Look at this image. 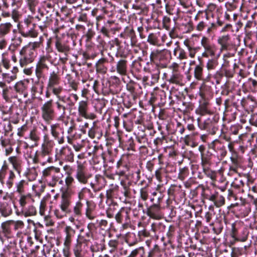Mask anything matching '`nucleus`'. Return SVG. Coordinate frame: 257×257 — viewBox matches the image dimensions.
I'll list each match as a JSON object with an SVG mask.
<instances>
[{
    "mask_svg": "<svg viewBox=\"0 0 257 257\" xmlns=\"http://www.w3.org/2000/svg\"><path fill=\"white\" fill-rule=\"evenodd\" d=\"M130 56L131 55V59L132 60V69L130 70V74H132L134 79L138 80L141 79V75L139 72L141 66L139 60L141 59L143 51L138 43L133 28L130 29Z\"/></svg>",
    "mask_w": 257,
    "mask_h": 257,
    "instance_id": "f257e3e1",
    "label": "nucleus"
},
{
    "mask_svg": "<svg viewBox=\"0 0 257 257\" xmlns=\"http://www.w3.org/2000/svg\"><path fill=\"white\" fill-rule=\"evenodd\" d=\"M197 120L199 127L201 130L206 131L209 134L214 135L219 130L218 118L215 116H210L203 121H201L199 118Z\"/></svg>",
    "mask_w": 257,
    "mask_h": 257,
    "instance_id": "f03ea898",
    "label": "nucleus"
},
{
    "mask_svg": "<svg viewBox=\"0 0 257 257\" xmlns=\"http://www.w3.org/2000/svg\"><path fill=\"white\" fill-rule=\"evenodd\" d=\"M42 116L46 121L49 122L55 117V111L53 106V100L46 102L41 107Z\"/></svg>",
    "mask_w": 257,
    "mask_h": 257,
    "instance_id": "7ed1b4c3",
    "label": "nucleus"
},
{
    "mask_svg": "<svg viewBox=\"0 0 257 257\" xmlns=\"http://www.w3.org/2000/svg\"><path fill=\"white\" fill-rule=\"evenodd\" d=\"M125 170H120L119 175L120 178V184L123 188L122 192L123 196L120 197L121 201L127 203L128 202V176L125 174Z\"/></svg>",
    "mask_w": 257,
    "mask_h": 257,
    "instance_id": "20e7f679",
    "label": "nucleus"
},
{
    "mask_svg": "<svg viewBox=\"0 0 257 257\" xmlns=\"http://www.w3.org/2000/svg\"><path fill=\"white\" fill-rule=\"evenodd\" d=\"M77 165L75 177L79 182L85 184L87 183L88 179L90 177V175L87 174L86 167L83 163L77 161Z\"/></svg>",
    "mask_w": 257,
    "mask_h": 257,
    "instance_id": "39448f33",
    "label": "nucleus"
},
{
    "mask_svg": "<svg viewBox=\"0 0 257 257\" xmlns=\"http://www.w3.org/2000/svg\"><path fill=\"white\" fill-rule=\"evenodd\" d=\"M138 87H139V84L130 76V107L131 104H137L140 102L138 92L136 90Z\"/></svg>",
    "mask_w": 257,
    "mask_h": 257,
    "instance_id": "423d86ee",
    "label": "nucleus"
},
{
    "mask_svg": "<svg viewBox=\"0 0 257 257\" xmlns=\"http://www.w3.org/2000/svg\"><path fill=\"white\" fill-rule=\"evenodd\" d=\"M128 34L125 32L120 34V39L117 42V45L119 46V53L122 58H126L128 55V46L125 38L127 37Z\"/></svg>",
    "mask_w": 257,
    "mask_h": 257,
    "instance_id": "0eeeda50",
    "label": "nucleus"
},
{
    "mask_svg": "<svg viewBox=\"0 0 257 257\" xmlns=\"http://www.w3.org/2000/svg\"><path fill=\"white\" fill-rule=\"evenodd\" d=\"M27 49L23 48L20 52V57L19 59V65L21 68L26 67L28 64L34 61V54L33 52H30L29 54L26 53Z\"/></svg>",
    "mask_w": 257,
    "mask_h": 257,
    "instance_id": "6e6552de",
    "label": "nucleus"
},
{
    "mask_svg": "<svg viewBox=\"0 0 257 257\" xmlns=\"http://www.w3.org/2000/svg\"><path fill=\"white\" fill-rule=\"evenodd\" d=\"M231 231L232 237H233L235 240L242 242L247 240L248 232L246 228H243L242 229H239V230H238L236 228L235 224H232Z\"/></svg>",
    "mask_w": 257,
    "mask_h": 257,
    "instance_id": "1a4fd4ad",
    "label": "nucleus"
},
{
    "mask_svg": "<svg viewBox=\"0 0 257 257\" xmlns=\"http://www.w3.org/2000/svg\"><path fill=\"white\" fill-rule=\"evenodd\" d=\"M74 253L76 257H90V247L87 244L77 243L74 249Z\"/></svg>",
    "mask_w": 257,
    "mask_h": 257,
    "instance_id": "9d476101",
    "label": "nucleus"
},
{
    "mask_svg": "<svg viewBox=\"0 0 257 257\" xmlns=\"http://www.w3.org/2000/svg\"><path fill=\"white\" fill-rule=\"evenodd\" d=\"M69 205L70 201L68 197H67V195L66 194L63 193L62 195V200L60 204V208L63 214L59 215L58 214L59 211L57 210L55 211V214L58 217L61 218L64 215H66L67 213L70 212L71 211L69 209Z\"/></svg>",
    "mask_w": 257,
    "mask_h": 257,
    "instance_id": "9b49d317",
    "label": "nucleus"
},
{
    "mask_svg": "<svg viewBox=\"0 0 257 257\" xmlns=\"http://www.w3.org/2000/svg\"><path fill=\"white\" fill-rule=\"evenodd\" d=\"M70 100L69 97L67 98H59L55 102L56 109L61 117L64 118L66 115V110L67 109V105H65L66 101Z\"/></svg>",
    "mask_w": 257,
    "mask_h": 257,
    "instance_id": "f8f14e48",
    "label": "nucleus"
},
{
    "mask_svg": "<svg viewBox=\"0 0 257 257\" xmlns=\"http://www.w3.org/2000/svg\"><path fill=\"white\" fill-rule=\"evenodd\" d=\"M147 214L151 218L160 219L162 217L160 206L152 204L147 208Z\"/></svg>",
    "mask_w": 257,
    "mask_h": 257,
    "instance_id": "ddd939ff",
    "label": "nucleus"
},
{
    "mask_svg": "<svg viewBox=\"0 0 257 257\" xmlns=\"http://www.w3.org/2000/svg\"><path fill=\"white\" fill-rule=\"evenodd\" d=\"M133 235L135 237V240L133 243H136L138 241L141 239V237H149L154 236V233L151 231H148L146 229L142 230H139L136 232H131L130 231V237Z\"/></svg>",
    "mask_w": 257,
    "mask_h": 257,
    "instance_id": "4468645a",
    "label": "nucleus"
},
{
    "mask_svg": "<svg viewBox=\"0 0 257 257\" xmlns=\"http://www.w3.org/2000/svg\"><path fill=\"white\" fill-rule=\"evenodd\" d=\"M81 233L78 235L77 238V243L82 244H87V243L90 241V239L92 236L91 231L87 230L84 232V229L80 230Z\"/></svg>",
    "mask_w": 257,
    "mask_h": 257,
    "instance_id": "2eb2a0df",
    "label": "nucleus"
},
{
    "mask_svg": "<svg viewBox=\"0 0 257 257\" xmlns=\"http://www.w3.org/2000/svg\"><path fill=\"white\" fill-rule=\"evenodd\" d=\"M143 135L140 136H137L135 134L134 135V138L131 137L130 138V151L132 150L133 151H135V145L136 143H142L145 142L146 139V135L143 133Z\"/></svg>",
    "mask_w": 257,
    "mask_h": 257,
    "instance_id": "dca6fc26",
    "label": "nucleus"
},
{
    "mask_svg": "<svg viewBox=\"0 0 257 257\" xmlns=\"http://www.w3.org/2000/svg\"><path fill=\"white\" fill-rule=\"evenodd\" d=\"M130 119L132 123L141 124L143 122V115L141 111L133 108V111L130 112Z\"/></svg>",
    "mask_w": 257,
    "mask_h": 257,
    "instance_id": "f3484780",
    "label": "nucleus"
},
{
    "mask_svg": "<svg viewBox=\"0 0 257 257\" xmlns=\"http://www.w3.org/2000/svg\"><path fill=\"white\" fill-rule=\"evenodd\" d=\"M127 61L126 60H120L117 64V72L123 76L122 80L126 82L125 77L126 76Z\"/></svg>",
    "mask_w": 257,
    "mask_h": 257,
    "instance_id": "a211bd4d",
    "label": "nucleus"
},
{
    "mask_svg": "<svg viewBox=\"0 0 257 257\" xmlns=\"http://www.w3.org/2000/svg\"><path fill=\"white\" fill-rule=\"evenodd\" d=\"M201 45L204 47L205 50L209 53L210 56H214L215 51L213 46L211 44L210 41L206 37L204 36L201 40Z\"/></svg>",
    "mask_w": 257,
    "mask_h": 257,
    "instance_id": "6ab92c4d",
    "label": "nucleus"
},
{
    "mask_svg": "<svg viewBox=\"0 0 257 257\" xmlns=\"http://www.w3.org/2000/svg\"><path fill=\"white\" fill-rule=\"evenodd\" d=\"M166 230V225L162 222H155L151 225V231L154 235L164 232Z\"/></svg>",
    "mask_w": 257,
    "mask_h": 257,
    "instance_id": "aec40b11",
    "label": "nucleus"
},
{
    "mask_svg": "<svg viewBox=\"0 0 257 257\" xmlns=\"http://www.w3.org/2000/svg\"><path fill=\"white\" fill-rule=\"evenodd\" d=\"M27 85L28 82L24 81H20L15 84V89L17 92L23 94L25 97H27L28 95L26 92Z\"/></svg>",
    "mask_w": 257,
    "mask_h": 257,
    "instance_id": "412c9836",
    "label": "nucleus"
},
{
    "mask_svg": "<svg viewBox=\"0 0 257 257\" xmlns=\"http://www.w3.org/2000/svg\"><path fill=\"white\" fill-rule=\"evenodd\" d=\"M140 168L131 169L130 171V185L132 184H136L139 181L140 176Z\"/></svg>",
    "mask_w": 257,
    "mask_h": 257,
    "instance_id": "4be33fe9",
    "label": "nucleus"
},
{
    "mask_svg": "<svg viewBox=\"0 0 257 257\" xmlns=\"http://www.w3.org/2000/svg\"><path fill=\"white\" fill-rule=\"evenodd\" d=\"M55 44L57 50L59 52L64 53L65 55H66L67 53L70 50L69 46L65 44L64 42H62L60 39L57 37L56 38Z\"/></svg>",
    "mask_w": 257,
    "mask_h": 257,
    "instance_id": "5701e85b",
    "label": "nucleus"
},
{
    "mask_svg": "<svg viewBox=\"0 0 257 257\" xmlns=\"http://www.w3.org/2000/svg\"><path fill=\"white\" fill-rule=\"evenodd\" d=\"M140 158L138 154L130 153V170L140 168Z\"/></svg>",
    "mask_w": 257,
    "mask_h": 257,
    "instance_id": "b1692460",
    "label": "nucleus"
},
{
    "mask_svg": "<svg viewBox=\"0 0 257 257\" xmlns=\"http://www.w3.org/2000/svg\"><path fill=\"white\" fill-rule=\"evenodd\" d=\"M60 83V77L57 74L53 71L49 76V81L48 83V88L53 86H56L59 85Z\"/></svg>",
    "mask_w": 257,
    "mask_h": 257,
    "instance_id": "393cba45",
    "label": "nucleus"
},
{
    "mask_svg": "<svg viewBox=\"0 0 257 257\" xmlns=\"http://www.w3.org/2000/svg\"><path fill=\"white\" fill-rule=\"evenodd\" d=\"M65 232L66 234V236L64 243L66 245H68L71 241L72 237L75 234V230L72 227L66 226L65 228Z\"/></svg>",
    "mask_w": 257,
    "mask_h": 257,
    "instance_id": "a878e982",
    "label": "nucleus"
},
{
    "mask_svg": "<svg viewBox=\"0 0 257 257\" xmlns=\"http://www.w3.org/2000/svg\"><path fill=\"white\" fill-rule=\"evenodd\" d=\"M128 210L127 208L122 207L116 215L115 218L118 222H122L123 220L128 218Z\"/></svg>",
    "mask_w": 257,
    "mask_h": 257,
    "instance_id": "bb28decb",
    "label": "nucleus"
},
{
    "mask_svg": "<svg viewBox=\"0 0 257 257\" xmlns=\"http://www.w3.org/2000/svg\"><path fill=\"white\" fill-rule=\"evenodd\" d=\"M230 41L229 35H224L220 37L218 39V43L221 45L222 49L227 50Z\"/></svg>",
    "mask_w": 257,
    "mask_h": 257,
    "instance_id": "cd10ccee",
    "label": "nucleus"
},
{
    "mask_svg": "<svg viewBox=\"0 0 257 257\" xmlns=\"http://www.w3.org/2000/svg\"><path fill=\"white\" fill-rule=\"evenodd\" d=\"M176 45H177V47L175 48L174 50V54L175 56H177V52H179L178 56H177V58L178 59H179L180 60H183V59H186L187 58V56L186 53V52L184 49L181 48L179 46V42H176L175 43Z\"/></svg>",
    "mask_w": 257,
    "mask_h": 257,
    "instance_id": "c85d7f7f",
    "label": "nucleus"
},
{
    "mask_svg": "<svg viewBox=\"0 0 257 257\" xmlns=\"http://www.w3.org/2000/svg\"><path fill=\"white\" fill-rule=\"evenodd\" d=\"M0 212L4 216H8L12 213V210L11 206L7 202H4L1 204Z\"/></svg>",
    "mask_w": 257,
    "mask_h": 257,
    "instance_id": "c756f323",
    "label": "nucleus"
},
{
    "mask_svg": "<svg viewBox=\"0 0 257 257\" xmlns=\"http://www.w3.org/2000/svg\"><path fill=\"white\" fill-rule=\"evenodd\" d=\"M22 213L25 217L35 215L37 213V211L35 207L33 205H30L27 207H25L22 209Z\"/></svg>",
    "mask_w": 257,
    "mask_h": 257,
    "instance_id": "7c9ffc66",
    "label": "nucleus"
},
{
    "mask_svg": "<svg viewBox=\"0 0 257 257\" xmlns=\"http://www.w3.org/2000/svg\"><path fill=\"white\" fill-rule=\"evenodd\" d=\"M234 72L235 71L233 69L230 68L228 65H225L222 68V73L220 75L221 76L224 75L227 78H230L233 77Z\"/></svg>",
    "mask_w": 257,
    "mask_h": 257,
    "instance_id": "2f4dec72",
    "label": "nucleus"
},
{
    "mask_svg": "<svg viewBox=\"0 0 257 257\" xmlns=\"http://www.w3.org/2000/svg\"><path fill=\"white\" fill-rule=\"evenodd\" d=\"M87 103L85 101H81L79 103L78 112L80 115L85 118H87Z\"/></svg>",
    "mask_w": 257,
    "mask_h": 257,
    "instance_id": "473e14b6",
    "label": "nucleus"
},
{
    "mask_svg": "<svg viewBox=\"0 0 257 257\" xmlns=\"http://www.w3.org/2000/svg\"><path fill=\"white\" fill-rule=\"evenodd\" d=\"M27 182L24 180H22L18 183H16V192L20 195L27 194L26 193L25 186L27 185Z\"/></svg>",
    "mask_w": 257,
    "mask_h": 257,
    "instance_id": "72a5a7b5",
    "label": "nucleus"
},
{
    "mask_svg": "<svg viewBox=\"0 0 257 257\" xmlns=\"http://www.w3.org/2000/svg\"><path fill=\"white\" fill-rule=\"evenodd\" d=\"M51 149L52 147L49 142L43 143L41 147V155L43 157L48 155L51 151Z\"/></svg>",
    "mask_w": 257,
    "mask_h": 257,
    "instance_id": "f704fd0d",
    "label": "nucleus"
},
{
    "mask_svg": "<svg viewBox=\"0 0 257 257\" xmlns=\"http://www.w3.org/2000/svg\"><path fill=\"white\" fill-rule=\"evenodd\" d=\"M60 172V169L53 166L49 167L44 169L43 171L44 177L52 175L54 173H58Z\"/></svg>",
    "mask_w": 257,
    "mask_h": 257,
    "instance_id": "c9c22d12",
    "label": "nucleus"
},
{
    "mask_svg": "<svg viewBox=\"0 0 257 257\" xmlns=\"http://www.w3.org/2000/svg\"><path fill=\"white\" fill-rule=\"evenodd\" d=\"M128 163V154H123L122 155L121 158L117 162V166L119 167L120 166L125 168L126 171H128V168L127 167V164Z\"/></svg>",
    "mask_w": 257,
    "mask_h": 257,
    "instance_id": "e433bc0d",
    "label": "nucleus"
},
{
    "mask_svg": "<svg viewBox=\"0 0 257 257\" xmlns=\"http://www.w3.org/2000/svg\"><path fill=\"white\" fill-rule=\"evenodd\" d=\"M12 25L7 23L0 25V37H3L8 34L10 31Z\"/></svg>",
    "mask_w": 257,
    "mask_h": 257,
    "instance_id": "4c0bfd02",
    "label": "nucleus"
},
{
    "mask_svg": "<svg viewBox=\"0 0 257 257\" xmlns=\"http://www.w3.org/2000/svg\"><path fill=\"white\" fill-rule=\"evenodd\" d=\"M232 162L231 166H230V170L234 172L237 171V169L239 165V161L236 155H233L230 157Z\"/></svg>",
    "mask_w": 257,
    "mask_h": 257,
    "instance_id": "58836bf2",
    "label": "nucleus"
},
{
    "mask_svg": "<svg viewBox=\"0 0 257 257\" xmlns=\"http://www.w3.org/2000/svg\"><path fill=\"white\" fill-rule=\"evenodd\" d=\"M50 90L52 91V93L56 96L58 99H59V98H65L64 96H61L60 95V93L63 90V88L60 86H53L50 88H49Z\"/></svg>",
    "mask_w": 257,
    "mask_h": 257,
    "instance_id": "ea45409f",
    "label": "nucleus"
},
{
    "mask_svg": "<svg viewBox=\"0 0 257 257\" xmlns=\"http://www.w3.org/2000/svg\"><path fill=\"white\" fill-rule=\"evenodd\" d=\"M35 19L39 21V27L42 30L47 27V22L44 21L45 17L43 14H41L40 16L35 17Z\"/></svg>",
    "mask_w": 257,
    "mask_h": 257,
    "instance_id": "a19ab883",
    "label": "nucleus"
},
{
    "mask_svg": "<svg viewBox=\"0 0 257 257\" xmlns=\"http://www.w3.org/2000/svg\"><path fill=\"white\" fill-rule=\"evenodd\" d=\"M203 67L201 65H196L194 70V76L198 80L202 78Z\"/></svg>",
    "mask_w": 257,
    "mask_h": 257,
    "instance_id": "79ce46f5",
    "label": "nucleus"
},
{
    "mask_svg": "<svg viewBox=\"0 0 257 257\" xmlns=\"http://www.w3.org/2000/svg\"><path fill=\"white\" fill-rule=\"evenodd\" d=\"M31 195L29 193L27 194L20 195L19 203L22 209H23L26 207V205L27 203V199L30 198Z\"/></svg>",
    "mask_w": 257,
    "mask_h": 257,
    "instance_id": "37998d69",
    "label": "nucleus"
},
{
    "mask_svg": "<svg viewBox=\"0 0 257 257\" xmlns=\"http://www.w3.org/2000/svg\"><path fill=\"white\" fill-rule=\"evenodd\" d=\"M8 167L6 163L5 162L0 170V182L3 184L4 182V179L7 174V171Z\"/></svg>",
    "mask_w": 257,
    "mask_h": 257,
    "instance_id": "c03bdc74",
    "label": "nucleus"
},
{
    "mask_svg": "<svg viewBox=\"0 0 257 257\" xmlns=\"http://www.w3.org/2000/svg\"><path fill=\"white\" fill-rule=\"evenodd\" d=\"M21 33L25 37L30 36L31 37H35L37 36V32L32 30V29L31 30H27L25 28H23Z\"/></svg>",
    "mask_w": 257,
    "mask_h": 257,
    "instance_id": "a18cd8bd",
    "label": "nucleus"
},
{
    "mask_svg": "<svg viewBox=\"0 0 257 257\" xmlns=\"http://www.w3.org/2000/svg\"><path fill=\"white\" fill-rule=\"evenodd\" d=\"M224 203L225 199L224 197H223L222 195H219V193H218L214 205L217 207H219L224 205Z\"/></svg>",
    "mask_w": 257,
    "mask_h": 257,
    "instance_id": "49530a36",
    "label": "nucleus"
},
{
    "mask_svg": "<svg viewBox=\"0 0 257 257\" xmlns=\"http://www.w3.org/2000/svg\"><path fill=\"white\" fill-rule=\"evenodd\" d=\"M130 207L139 208V209L143 208V205L140 202L135 199L130 197Z\"/></svg>",
    "mask_w": 257,
    "mask_h": 257,
    "instance_id": "de8ad7c7",
    "label": "nucleus"
},
{
    "mask_svg": "<svg viewBox=\"0 0 257 257\" xmlns=\"http://www.w3.org/2000/svg\"><path fill=\"white\" fill-rule=\"evenodd\" d=\"M148 42L152 45H156L158 43V39L156 34L151 33L149 35L148 37Z\"/></svg>",
    "mask_w": 257,
    "mask_h": 257,
    "instance_id": "09e8293b",
    "label": "nucleus"
},
{
    "mask_svg": "<svg viewBox=\"0 0 257 257\" xmlns=\"http://www.w3.org/2000/svg\"><path fill=\"white\" fill-rule=\"evenodd\" d=\"M180 80L179 74L175 70H173V73L170 76L169 81L172 83H177Z\"/></svg>",
    "mask_w": 257,
    "mask_h": 257,
    "instance_id": "8fccbe9b",
    "label": "nucleus"
},
{
    "mask_svg": "<svg viewBox=\"0 0 257 257\" xmlns=\"http://www.w3.org/2000/svg\"><path fill=\"white\" fill-rule=\"evenodd\" d=\"M15 178V173L12 171H10V173H9V177L6 183L8 188L10 189L13 186L14 179Z\"/></svg>",
    "mask_w": 257,
    "mask_h": 257,
    "instance_id": "3c124183",
    "label": "nucleus"
},
{
    "mask_svg": "<svg viewBox=\"0 0 257 257\" xmlns=\"http://www.w3.org/2000/svg\"><path fill=\"white\" fill-rule=\"evenodd\" d=\"M30 138L35 143H37L40 140L39 134L36 129H33L31 131Z\"/></svg>",
    "mask_w": 257,
    "mask_h": 257,
    "instance_id": "603ef678",
    "label": "nucleus"
},
{
    "mask_svg": "<svg viewBox=\"0 0 257 257\" xmlns=\"http://www.w3.org/2000/svg\"><path fill=\"white\" fill-rule=\"evenodd\" d=\"M144 252V248L143 247H139V248L134 249L132 250L130 257H135L138 254L142 255Z\"/></svg>",
    "mask_w": 257,
    "mask_h": 257,
    "instance_id": "864d4df0",
    "label": "nucleus"
},
{
    "mask_svg": "<svg viewBox=\"0 0 257 257\" xmlns=\"http://www.w3.org/2000/svg\"><path fill=\"white\" fill-rule=\"evenodd\" d=\"M9 161L13 165L14 168L17 170L20 165L19 161L16 157L13 156L9 158Z\"/></svg>",
    "mask_w": 257,
    "mask_h": 257,
    "instance_id": "5fc2aeb1",
    "label": "nucleus"
},
{
    "mask_svg": "<svg viewBox=\"0 0 257 257\" xmlns=\"http://www.w3.org/2000/svg\"><path fill=\"white\" fill-rule=\"evenodd\" d=\"M10 222L12 223L14 226V229L15 230L22 229L24 227V223L21 220H18L16 221H10Z\"/></svg>",
    "mask_w": 257,
    "mask_h": 257,
    "instance_id": "6e6d98bb",
    "label": "nucleus"
},
{
    "mask_svg": "<svg viewBox=\"0 0 257 257\" xmlns=\"http://www.w3.org/2000/svg\"><path fill=\"white\" fill-rule=\"evenodd\" d=\"M162 200V196L161 194H159V196H154L151 198V201L153 203V205L160 206V203Z\"/></svg>",
    "mask_w": 257,
    "mask_h": 257,
    "instance_id": "4d7b16f0",
    "label": "nucleus"
},
{
    "mask_svg": "<svg viewBox=\"0 0 257 257\" xmlns=\"http://www.w3.org/2000/svg\"><path fill=\"white\" fill-rule=\"evenodd\" d=\"M217 24L214 23H212L208 27L207 29V34L209 36H211L214 32V31L216 30L217 29Z\"/></svg>",
    "mask_w": 257,
    "mask_h": 257,
    "instance_id": "13d9d810",
    "label": "nucleus"
},
{
    "mask_svg": "<svg viewBox=\"0 0 257 257\" xmlns=\"http://www.w3.org/2000/svg\"><path fill=\"white\" fill-rule=\"evenodd\" d=\"M242 128L240 125H233L230 127V131L231 135H237L239 133V131Z\"/></svg>",
    "mask_w": 257,
    "mask_h": 257,
    "instance_id": "bf43d9fd",
    "label": "nucleus"
},
{
    "mask_svg": "<svg viewBox=\"0 0 257 257\" xmlns=\"http://www.w3.org/2000/svg\"><path fill=\"white\" fill-rule=\"evenodd\" d=\"M127 113H124L122 115V124L126 132L128 131V121L127 120Z\"/></svg>",
    "mask_w": 257,
    "mask_h": 257,
    "instance_id": "052dcab7",
    "label": "nucleus"
},
{
    "mask_svg": "<svg viewBox=\"0 0 257 257\" xmlns=\"http://www.w3.org/2000/svg\"><path fill=\"white\" fill-rule=\"evenodd\" d=\"M217 65V60L215 59L209 60L207 63V68L208 70L214 69Z\"/></svg>",
    "mask_w": 257,
    "mask_h": 257,
    "instance_id": "680f3d73",
    "label": "nucleus"
},
{
    "mask_svg": "<svg viewBox=\"0 0 257 257\" xmlns=\"http://www.w3.org/2000/svg\"><path fill=\"white\" fill-rule=\"evenodd\" d=\"M203 172L205 174L212 180H214L215 178V174L214 172L210 170L207 168H203Z\"/></svg>",
    "mask_w": 257,
    "mask_h": 257,
    "instance_id": "e2e57ef3",
    "label": "nucleus"
},
{
    "mask_svg": "<svg viewBox=\"0 0 257 257\" xmlns=\"http://www.w3.org/2000/svg\"><path fill=\"white\" fill-rule=\"evenodd\" d=\"M160 70L156 67V68L153 70V73L152 74V78L153 82H156L159 78Z\"/></svg>",
    "mask_w": 257,
    "mask_h": 257,
    "instance_id": "0e129e2a",
    "label": "nucleus"
},
{
    "mask_svg": "<svg viewBox=\"0 0 257 257\" xmlns=\"http://www.w3.org/2000/svg\"><path fill=\"white\" fill-rule=\"evenodd\" d=\"M42 88L43 86L42 85H39V84L33 86L31 88V92L32 96H34L35 95L36 93L38 91V89H40L41 92H42Z\"/></svg>",
    "mask_w": 257,
    "mask_h": 257,
    "instance_id": "69168bd1",
    "label": "nucleus"
},
{
    "mask_svg": "<svg viewBox=\"0 0 257 257\" xmlns=\"http://www.w3.org/2000/svg\"><path fill=\"white\" fill-rule=\"evenodd\" d=\"M58 127V124H53L51 126V132L52 136L56 138L58 137V136H60L59 133L57 131V128Z\"/></svg>",
    "mask_w": 257,
    "mask_h": 257,
    "instance_id": "338daca9",
    "label": "nucleus"
},
{
    "mask_svg": "<svg viewBox=\"0 0 257 257\" xmlns=\"http://www.w3.org/2000/svg\"><path fill=\"white\" fill-rule=\"evenodd\" d=\"M82 207V204L80 202L76 203V205L74 207V212L76 215H80L81 213V209Z\"/></svg>",
    "mask_w": 257,
    "mask_h": 257,
    "instance_id": "774afa93",
    "label": "nucleus"
}]
</instances>
